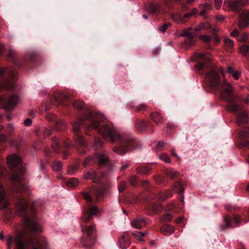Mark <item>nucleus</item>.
<instances>
[{
  "mask_svg": "<svg viewBox=\"0 0 249 249\" xmlns=\"http://www.w3.org/2000/svg\"><path fill=\"white\" fill-rule=\"evenodd\" d=\"M24 228L22 230H17L14 234H9L6 237L7 249H49L47 245H43L41 240L37 237L31 238L27 236L26 229L31 232H40V226L36 222L32 221L27 215H24Z\"/></svg>",
  "mask_w": 249,
  "mask_h": 249,
  "instance_id": "f257e3e1",
  "label": "nucleus"
},
{
  "mask_svg": "<svg viewBox=\"0 0 249 249\" xmlns=\"http://www.w3.org/2000/svg\"><path fill=\"white\" fill-rule=\"evenodd\" d=\"M105 120L101 113L90 111L84 114L83 119L73 124V131L77 133L80 130L81 124L85 126L87 130H96L105 138H109L112 142L118 140L120 136L111 124H103Z\"/></svg>",
  "mask_w": 249,
  "mask_h": 249,
  "instance_id": "f03ea898",
  "label": "nucleus"
},
{
  "mask_svg": "<svg viewBox=\"0 0 249 249\" xmlns=\"http://www.w3.org/2000/svg\"><path fill=\"white\" fill-rule=\"evenodd\" d=\"M7 164L12 172L11 180L13 181H19L21 179V175L25 171L20 157L16 154L8 156Z\"/></svg>",
  "mask_w": 249,
  "mask_h": 249,
  "instance_id": "7ed1b4c3",
  "label": "nucleus"
},
{
  "mask_svg": "<svg viewBox=\"0 0 249 249\" xmlns=\"http://www.w3.org/2000/svg\"><path fill=\"white\" fill-rule=\"evenodd\" d=\"M221 97L227 101H232L233 96V89L232 86L226 80L220 87L219 91Z\"/></svg>",
  "mask_w": 249,
  "mask_h": 249,
  "instance_id": "20e7f679",
  "label": "nucleus"
},
{
  "mask_svg": "<svg viewBox=\"0 0 249 249\" xmlns=\"http://www.w3.org/2000/svg\"><path fill=\"white\" fill-rule=\"evenodd\" d=\"M108 158L107 155L103 154H96L92 157H90L87 158L84 161L85 166L88 165L95 161H97L100 164H103L107 163L108 161Z\"/></svg>",
  "mask_w": 249,
  "mask_h": 249,
  "instance_id": "39448f33",
  "label": "nucleus"
},
{
  "mask_svg": "<svg viewBox=\"0 0 249 249\" xmlns=\"http://www.w3.org/2000/svg\"><path fill=\"white\" fill-rule=\"evenodd\" d=\"M219 76L215 71L208 73L205 78L206 84L213 88L217 89L219 82Z\"/></svg>",
  "mask_w": 249,
  "mask_h": 249,
  "instance_id": "423d86ee",
  "label": "nucleus"
},
{
  "mask_svg": "<svg viewBox=\"0 0 249 249\" xmlns=\"http://www.w3.org/2000/svg\"><path fill=\"white\" fill-rule=\"evenodd\" d=\"M242 3L241 0H231V1H225L223 8L225 10H231L234 12L238 11L239 4Z\"/></svg>",
  "mask_w": 249,
  "mask_h": 249,
  "instance_id": "0eeeda50",
  "label": "nucleus"
},
{
  "mask_svg": "<svg viewBox=\"0 0 249 249\" xmlns=\"http://www.w3.org/2000/svg\"><path fill=\"white\" fill-rule=\"evenodd\" d=\"M238 26L240 29L249 26V11H245L241 14L239 18Z\"/></svg>",
  "mask_w": 249,
  "mask_h": 249,
  "instance_id": "6e6552de",
  "label": "nucleus"
},
{
  "mask_svg": "<svg viewBox=\"0 0 249 249\" xmlns=\"http://www.w3.org/2000/svg\"><path fill=\"white\" fill-rule=\"evenodd\" d=\"M15 75V73L11 72L9 74V79L5 81L4 84H2L1 82H0V89L2 90L6 89H10L13 88L15 86L14 80Z\"/></svg>",
  "mask_w": 249,
  "mask_h": 249,
  "instance_id": "1a4fd4ad",
  "label": "nucleus"
},
{
  "mask_svg": "<svg viewBox=\"0 0 249 249\" xmlns=\"http://www.w3.org/2000/svg\"><path fill=\"white\" fill-rule=\"evenodd\" d=\"M229 102V104L227 108L228 110L230 111H231L234 113H236L239 111H242L243 110V107L237 104L234 100V98H232V101H228Z\"/></svg>",
  "mask_w": 249,
  "mask_h": 249,
  "instance_id": "9d476101",
  "label": "nucleus"
},
{
  "mask_svg": "<svg viewBox=\"0 0 249 249\" xmlns=\"http://www.w3.org/2000/svg\"><path fill=\"white\" fill-rule=\"evenodd\" d=\"M8 204L9 202L5 198L3 186L0 185V209H4Z\"/></svg>",
  "mask_w": 249,
  "mask_h": 249,
  "instance_id": "9b49d317",
  "label": "nucleus"
},
{
  "mask_svg": "<svg viewBox=\"0 0 249 249\" xmlns=\"http://www.w3.org/2000/svg\"><path fill=\"white\" fill-rule=\"evenodd\" d=\"M99 213V210L95 206H90L88 211L86 213V217L84 218V221H88L90 220L93 215H97Z\"/></svg>",
  "mask_w": 249,
  "mask_h": 249,
  "instance_id": "f8f14e48",
  "label": "nucleus"
},
{
  "mask_svg": "<svg viewBox=\"0 0 249 249\" xmlns=\"http://www.w3.org/2000/svg\"><path fill=\"white\" fill-rule=\"evenodd\" d=\"M18 102V97L15 95H13L8 99L4 108L6 110H10L15 107Z\"/></svg>",
  "mask_w": 249,
  "mask_h": 249,
  "instance_id": "ddd939ff",
  "label": "nucleus"
},
{
  "mask_svg": "<svg viewBox=\"0 0 249 249\" xmlns=\"http://www.w3.org/2000/svg\"><path fill=\"white\" fill-rule=\"evenodd\" d=\"M131 224L133 228L140 229L145 225L146 222L143 217L139 216L131 221Z\"/></svg>",
  "mask_w": 249,
  "mask_h": 249,
  "instance_id": "4468645a",
  "label": "nucleus"
},
{
  "mask_svg": "<svg viewBox=\"0 0 249 249\" xmlns=\"http://www.w3.org/2000/svg\"><path fill=\"white\" fill-rule=\"evenodd\" d=\"M181 36L187 37L188 39L194 40L196 38V34L193 31L192 27H189L187 29L183 30Z\"/></svg>",
  "mask_w": 249,
  "mask_h": 249,
  "instance_id": "2eb2a0df",
  "label": "nucleus"
},
{
  "mask_svg": "<svg viewBox=\"0 0 249 249\" xmlns=\"http://www.w3.org/2000/svg\"><path fill=\"white\" fill-rule=\"evenodd\" d=\"M248 121V116L244 110L239 113L237 117L236 123L238 124L246 123Z\"/></svg>",
  "mask_w": 249,
  "mask_h": 249,
  "instance_id": "dca6fc26",
  "label": "nucleus"
},
{
  "mask_svg": "<svg viewBox=\"0 0 249 249\" xmlns=\"http://www.w3.org/2000/svg\"><path fill=\"white\" fill-rule=\"evenodd\" d=\"M226 72L232 75L235 80L238 79L241 75V72L238 71H235L231 66L227 67Z\"/></svg>",
  "mask_w": 249,
  "mask_h": 249,
  "instance_id": "f3484780",
  "label": "nucleus"
},
{
  "mask_svg": "<svg viewBox=\"0 0 249 249\" xmlns=\"http://www.w3.org/2000/svg\"><path fill=\"white\" fill-rule=\"evenodd\" d=\"M95 232V227L94 224H92L87 228L86 233L89 240H92L93 242L94 238V233Z\"/></svg>",
  "mask_w": 249,
  "mask_h": 249,
  "instance_id": "a211bd4d",
  "label": "nucleus"
},
{
  "mask_svg": "<svg viewBox=\"0 0 249 249\" xmlns=\"http://www.w3.org/2000/svg\"><path fill=\"white\" fill-rule=\"evenodd\" d=\"M160 231L164 235H169L174 232L175 229L171 225H164L161 228Z\"/></svg>",
  "mask_w": 249,
  "mask_h": 249,
  "instance_id": "6ab92c4d",
  "label": "nucleus"
},
{
  "mask_svg": "<svg viewBox=\"0 0 249 249\" xmlns=\"http://www.w3.org/2000/svg\"><path fill=\"white\" fill-rule=\"evenodd\" d=\"M192 15L191 13H187L184 14L183 16H181V15H177V16H174L173 18V19L177 21L178 23H185V21H184V19L185 18H189L191 17Z\"/></svg>",
  "mask_w": 249,
  "mask_h": 249,
  "instance_id": "aec40b11",
  "label": "nucleus"
},
{
  "mask_svg": "<svg viewBox=\"0 0 249 249\" xmlns=\"http://www.w3.org/2000/svg\"><path fill=\"white\" fill-rule=\"evenodd\" d=\"M83 178L86 179H92L96 176V173L93 169L85 171L83 174Z\"/></svg>",
  "mask_w": 249,
  "mask_h": 249,
  "instance_id": "412c9836",
  "label": "nucleus"
},
{
  "mask_svg": "<svg viewBox=\"0 0 249 249\" xmlns=\"http://www.w3.org/2000/svg\"><path fill=\"white\" fill-rule=\"evenodd\" d=\"M28 205V202L25 199L19 200L17 204V208L18 211L22 213L25 211Z\"/></svg>",
  "mask_w": 249,
  "mask_h": 249,
  "instance_id": "4be33fe9",
  "label": "nucleus"
},
{
  "mask_svg": "<svg viewBox=\"0 0 249 249\" xmlns=\"http://www.w3.org/2000/svg\"><path fill=\"white\" fill-rule=\"evenodd\" d=\"M127 240L128 238L124 235L119 238L120 248L121 249H126L129 247V244Z\"/></svg>",
  "mask_w": 249,
  "mask_h": 249,
  "instance_id": "5701e85b",
  "label": "nucleus"
},
{
  "mask_svg": "<svg viewBox=\"0 0 249 249\" xmlns=\"http://www.w3.org/2000/svg\"><path fill=\"white\" fill-rule=\"evenodd\" d=\"M151 117L153 121L156 124L162 123V117L161 114L158 112H154L151 114Z\"/></svg>",
  "mask_w": 249,
  "mask_h": 249,
  "instance_id": "b1692460",
  "label": "nucleus"
},
{
  "mask_svg": "<svg viewBox=\"0 0 249 249\" xmlns=\"http://www.w3.org/2000/svg\"><path fill=\"white\" fill-rule=\"evenodd\" d=\"M210 27V25L208 22H201L199 23L194 29L196 32H198L202 30H206Z\"/></svg>",
  "mask_w": 249,
  "mask_h": 249,
  "instance_id": "393cba45",
  "label": "nucleus"
},
{
  "mask_svg": "<svg viewBox=\"0 0 249 249\" xmlns=\"http://www.w3.org/2000/svg\"><path fill=\"white\" fill-rule=\"evenodd\" d=\"M128 146V144H126V145L123 146L122 147H116L114 149V150L115 152L118 153L121 155H124L126 152L127 151V149L126 148V146Z\"/></svg>",
  "mask_w": 249,
  "mask_h": 249,
  "instance_id": "a878e982",
  "label": "nucleus"
},
{
  "mask_svg": "<svg viewBox=\"0 0 249 249\" xmlns=\"http://www.w3.org/2000/svg\"><path fill=\"white\" fill-rule=\"evenodd\" d=\"M66 183L68 187H75L78 185L79 181L76 178H71L68 179Z\"/></svg>",
  "mask_w": 249,
  "mask_h": 249,
  "instance_id": "bb28decb",
  "label": "nucleus"
},
{
  "mask_svg": "<svg viewBox=\"0 0 249 249\" xmlns=\"http://www.w3.org/2000/svg\"><path fill=\"white\" fill-rule=\"evenodd\" d=\"M52 167L53 171L58 172L61 170L62 164L59 161H55L52 163Z\"/></svg>",
  "mask_w": 249,
  "mask_h": 249,
  "instance_id": "cd10ccee",
  "label": "nucleus"
},
{
  "mask_svg": "<svg viewBox=\"0 0 249 249\" xmlns=\"http://www.w3.org/2000/svg\"><path fill=\"white\" fill-rule=\"evenodd\" d=\"M55 127L57 130L62 129L65 127V124L64 121L62 120H56Z\"/></svg>",
  "mask_w": 249,
  "mask_h": 249,
  "instance_id": "c85d7f7f",
  "label": "nucleus"
},
{
  "mask_svg": "<svg viewBox=\"0 0 249 249\" xmlns=\"http://www.w3.org/2000/svg\"><path fill=\"white\" fill-rule=\"evenodd\" d=\"M174 188L176 191L181 194H182L183 192V188L182 185L179 182L176 183L174 185Z\"/></svg>",
  "mask_w": 249,
  "mask_h": 249,
  "instance_id": "c756f323",
  "label": "nucleus"
},
{
  "mask_svg": "<svg viewBox=\"0 0 249 249\" xmlns=\"http://www.w3.org/2000/svg\"><path fill=\"white\" fill-rule=\"evenodd\" d=\"M240 50L241 53L244 55L249 54V45L244 44L240 47Z\"/></svg>",
  "mask_w": 249,
  "mask_h": 249,
  "instance_id": "7c9ffc66",
  "label": "nucleus"
},
{
  "mask_svg": "<svg viewBox=\"0 0 249 249\" xmlns=\"http://www.w3.org/2000/svg\"><path fill=\"white\" fill-rule=\"evenodd\" d=\"M85 104L83 102L78 101L73 103V107L77 109H82L84 108Z\"/></svg>",
  "mask_w": 249,
  "mask_h": 249,
  "instance_id": "2f4dec72",
  "label": "nucleus"
},
{
  "mask_svg": "<svg viewBox=\"0 0 249 249\" xmlns=\"http://www.w3.org/2000/svg\"><path fill=\"white\" fill-rule=\"evenodd\" d=\"M172 216L169 213H166L162 216L161 221L163 222L169 221L171 220Z\"/></svg>",
  "mask_w": 249,
  "mask_h": 249,
  "instance_id": "473e14b6",
  "label": "nucleus"
},
{
  "mask_svg": "<svg viewBox=\"0 0 249 249\" xmlns=\"http://www.w3.org/2000/svg\"><path fill=\"white\" fill-rule=\"evenodd\" d=\"M136 127L140 131H142L145 129L146 127V124L143 121L138 123L136 124Z\"/></svg>",
  "mask_w": 249,
  "mask_h": 249,
  "instance_id": "72a5a7b5",
  "label": "nucleus"
},
{
  "mask_svg": "<svg viewBox=\"0 0 249 249\" xmlns=\"http://www.w3.org/2000/svg\"><path fill=\"white\" fill-rule=\"evenodd\" d=\"M171 25L169 23H165L162 26H158V30L161 32L164 33L167 29Z\"/></svg>",
  "mask_w": 249,
  "mask_h": 249,
  "instance_id": "f704fd0d",
  "label": "nucleus"
},
{
  "mask_svg": "<svg viewBox=\"0 0 249 249\" xmlns=\"http://www.w3.org/2000/svg\"><path fill=\"white\" fill-rule=\"evenodd\" d=\"M59 141L57 139L54 138L53 141L52 148L55 152L58 151Z\"/></svg>",
  "mask_w": 249,
  "mask_h": 249,
  "instance_id": "c9c22d12",
  "label": "nucleus"
},
{
  "mask_svg": "<svg viewBox=\"0 0 249 249\" xmlns=\"http://www.w3.org/2000/svg\"><path fill=\"white\" fill-rule=\"evenodd\" d=\"M167 174L170 178H173L177 176V172L175 170L170 169L167 170Z\"/></svg>",
  "mask_w": 249,
  "mask_h": 249,
  "instance_id": "e433bc0d",
  "label": "nucleus"
},
{
  "mask_svg": "<svg viewBox=\"0 0 249 249\" xmlns=\"http://www.w3.org/2000/svg\"><path fill=\"white\" fill-rule=\"evenodd\" d=\"M248 39V35L247 33L242 34L240 36L238 37V40L239 42H245Z\"/></svg>",
  "mask_w": 249,
  "mask_h": 249,
  "instance_id": "4c0bfd02",
  "label": "nucleus"
},
{
  "mask_svg": "<svg viewBox=\"0 0 249 249\" xmlns=\"http://www.w3.org/2000/svg\"><path fill=\"white\" fill-rule=\"evenodd\" d=\"M76 142L81 145H84L85 144V141L84 138L79 135L77 136L75 140Z\"/></svg>",
  "mask_w": 249,
  "mask_h": 249,
  "instance_id": "58836bf2",
  "label": "nucleus"
},
{
  "mask_svg": "<svg viewBox=\"0 0 249 249\" xmlns=\"http://www.w3.org/2000/svg\"><path fill=\"white\" fill-rule=\"evenodd\" d=\"M224 42L225 45L228 47L231 48L233 46V41L229 38H225Z\"/></svg>",
  "mask_w": 249,
  "mask_h": 249,
  "instance_id": "ea45409f",
  "label": "nucleus"
},
{
  "mask_svg": "<svg viewBox=\"0 0 249 249\" xmlns=\"http://www.w3.org/2000/svg\"><path fill=\"white\" fill-rule=\"evenodd\" d=\"M83 197L89 202L92 203L93 202V199L89 196V195L87 192H83L82 193Z\"/></svg>",
  "mask_w": 249,
  "mask_h": 249,
  "instance_id": "a19ab883",
  "label": "nucleus"
},
{
  "mask_svg": "<svg viewBox=\"0 0 249 249\" xmlns=\"http://www.w3.org/2000/svg\"><path fill=\"white\" fill-rule=\"evenodd\" d=\"M104 143V142L98 138H95L94 139V146L98 148V146H102Z\"/></svg>",
  "mask_w": 249,
  "mask_h": 249,
  "instance_id": "79ce46f5",
  "label": "nucleus"
},
{
  "mask_svg": "<svg viewBox=\"0 0 249 249\" xmlns=\"http://www.w3.org/2000/svg\"><path fill=\"white\" fill-rule=\"evenodd\" d=\"M160 159L165 161L166 163H169L170 162V159L167 155L163 154L160 157Z\"/></svg>",
  "mask_w": 249,
  "mask_h": 249,
  "instance_id": "37998d69",
  "label": "nucleus"
},
{
  "mask_svg": "<svg viewBox=\"0 0 249 249\" xmlns=\"http://www.w3.org/2000/svg\"><path fill=\"white\" fill-rule=\"evenodd\" d=\"M47 118L49 121H56L57 120L56 116L53 113H49L47 116Z\"/></svg>",
  "mask_w": 249,
  "mask_h": 249,
  "instance_id": "c03bdc74",
  "label": "nucleus"
},
{
  "mask_svg": "<svg viewBox=\"0 0 249 249\" xmlns=\"http://www.w3.org/2000/svg\"><path fill=\"white\" fill-rule=\"evenodd\" d=\"M78 169V166L77 165H74L73 167H70L68 170V173L69 174L72 175Z\"/></svg>",
  "mask_w": 249,
  "mask_h": 249,
  "instance_id": "a18cd8bd",
  "label": "nucleus"
},
{
  "mask_svg": "<svg viewBox=\"0 0 249 249\" xmlns=\"http://www.w3.org/2000/svg\"><path fill=\"white\" fill-rule=\"evenodd\" d=\"M3 129L6 133H10L14 129V128L12 125L8 124L6 127H4Z\"/></svg>",
  "mask_w": 249,
  "mask_h": 249,
  "instance_id": "49530a36",
  "label": "nucleus"
},
{
  "mask_svg": "<svg viewBox=\"0 0 249 249\" xmlns=\"http://www.w3.org/2000/svg\"><path fill=\"white\" fill-rule=\"evenodd\" d=\"M52 129H51L50 128H45L43 131L44 137H46L49 136L50 135H51L52 133Z\"/></svg>",
  "mask_w": 249,
  "mask_h": 249,
  "instance_id": "de8ad7c7",
  "label": "nucleus"
},
{
  "mask_svg": "<svg viewBox=\"0 0 249 249\" xmlns=\"http://www.w3.org/2000/svg\"><path fill=\"white\" fill-rule=\"evenodd\" d=\"M165 144V143L163 142H159L156 145V148L157 150H161L163 148V147H164Z\"/></svg>",
  "mask_w": 249,
  "mask_h": 249,
  "instance_id": "09e8293b",
  "label": "nucleus"
},
{
  "mask_svg": "<svg viewBox=\"0 0 249 249\" xmlns=\"http://www.w3.org/2000/svg\"><path fill=\"white\" fill-rule=\"evenodd\" d=\"M199 38L205 42H209L211 40V37L209 36L206 35H201L199 36Z\"/></svg>",
  "mask_w": 249,
  "mask_h": 249,
  "instance_id": "8fccbe9b",
  "label": "nucleus"
},
{
  "mask_svg": "<svg viewBox=\"0 0 249 249\" xmlns=\"http://www.w3.org/2000/svg\"><path fill=\"white\" fill-rule=\"evenodd\" d=\"M222 2L221 0H214V6L216 9H219L222 5Z\"/></svg>",
  "mask_w": 249,
  "mask_h": 249,
  "instance_id": "3c124183",
  "label": "nucleus"
},
{
  "mask_svg": "<svg viewBox=\"0 0 249 249\" xmlns=\"http://www.w3.org/2000/svg\"><path fill=\"white\" fill-rule=\"evenodd\" d=\"M126 183L124 182L120 183L119 186V192H123L124 191L125 188H126Z\"/></svg>",
  "mask_w": 249,
  "mask_h": 249,
  "instance_id": "603ef678",
  "label": "nucleus"
},
{
  "mask_svg": "<svg viewBox=\"0 0 249 249\" xmlns=\"http://www.w3.org/2000/svg\"><path fill=\"white\" fill-rule=\"evenodd\" d=\"M249 135V128H245L241 132V136L243 137H246Z\"/></svg>",
  "mask_w": 249,
  "mask_h": 249,
  "instance_id": "864d4df0",
  "label": "nucleus"
},
{
  "mask_svg": "<svg viewBox=\"0 0 249 249\" xmlns=\"http://www.w3.org/2000/svg\"><path fill=\"white\" fill-rule=\"evenodd\" d=\"M163 179L164 178L161 176H158L155 178L156 181L159 184H163Z\"/></svg>",
  "mask_w": 249,
  "mask_h": 249,
  "instance_id": "5fc2aeb1",
  "label": "nucleus"
},
{
  "mask_svg": "<svg viewBox=\"0 0 249 249\" xmlns=\"http://www.w3.org/2000/svg\"><path fill=\"white\" fill-rule=\"evenodd\" d=\"M224 221L226 223V226L227 228H230L231 227V225H230V223H231V220L229 219L228 217H224Z\"/></svg>",
  "mask_w": 249,
  "mask_h": 249,
  "instance_id": "6e6d98bb",
  "label": "nucleus"
},
{
  "mask_svg": "<svg viewBox=\"0 0 249 249\" xmlns=\"http://www.w3.org/2000/svg\"><path fill=\"white\" fill-rule=\"evenodd\" d=\"M32 121L31 119L27 118L24 121V124L25 126H29L32 124Z\"/></svg>",
  "mask_w": 249,
  "mask_h": 249,
  "instance_id": "4d7b16f0",
  "label": "nucleus"
},
{
  "mask_svg": "<svg viewBox=\"0 0 249 249\" xmlns=\"http://www.w3.org/2000/svg\"><path fill=\"white\" fill-rule=\"evenodd\" d=\"M136 180H137L136 177H135V176H132V177H131L130 178V179H129V181H130V183L132 185H134L136 183Z\"/></svg>",
  "mask_w": 249,
  "mask_h": 249,
  "instance_id": "13d9d810",
  "label": "nucleus"
},
{
  "mask_svg": "<svg viewBox=\"0 0 249 249\" xmlns=\"http://www.w3.org/2000/svg\"><path fill=\"white\" fill-rule=\"evenodd\" d=\"M239 219H240V218L238 217V216H237V215H234L233 218V220L235 222V223L237 225H238L240 224V221Z\"/></svg>",
  "mask_w": 249,
  "mask_h": 249,
  "instance_id": "bf43d9fd",
  "label": "nucleus"
},
{
  "mask_svg": "<svg viewBox=\"0 0 249 249\" xmlns=\"http://www.w3.org/2000/svg\"><path fill=\"white\" fill-rule=\"evenodd\" d=\"M142 232H140V231H137L133 232V235H134L136 237H137L140 238H141L142 237Z\"/></svg>",
  "mask_w": 249,
  "mask_h": 249,
  "instance_id": "052dcab7",
  "label": "nucleus"
},
{
  "mask_svg": "<svg viewBox=\"0 0 249 249\" xmlns=\"http://www.w3.org/2000/svg\"><path fill=\"white\" fill-rule=\"evenodd\" d=\"M171 195V192L168 191L166 193V195L164 196H161L162 199H165L168 197H170Z\"/></svg>",
  "mask_w": 249,
  "mask_h": 249,
  "instance_id": "680f3d73",
  "label": "nucleus"
},
{
  "mask_svg": "<svg viewBox=\"0 0 249 249\" xmlns=\"http://www.w3.org/2000/svg\"><path fill=\"white\" fill-rule=\"evenodd\" d=\"M238 31L237 30H234L233 31H232L231 33V36H236L238 35Z\"/></svg>",
  "mask_w": 249,
  "mask_h": 249,
  "instance_id": "e2e57ef3",
  "label": "nucleus"
},
{
  "mask_svg": "<svg viewBox=\"0 0 249 249\" xmlns=\"http://www.w3.org/2000/svg\"><path fill=\"white\" fill-rule=\"evenodd\" d=\"M5 140H6V137L4 134L0 135V142L5 141Z\"/></svg>",
  "mask_w": 249,
  "mask_h": 249,
  "instance_id": "0e129e2a",
  "label": "nucleus"
},
{
  "mask_svg": "<svg viewBox=\"0 0 249 249\" xmlns=\"http://www.w3.org/2000/svg\"><path fill=\"white\" fill-rule=\"evenodd\" d=\"M58 97L56 96V95H55L53 99H52V101L53 102H58Z\"/></svg>",
  "mask_w": 249,
  "mask_h": 249,
  "instance_id": "69168bd1",
  "label": "nucleus"
},
{
  "mask_svg": "<svg viewBox=\"0 0 249 249\" xmlns=\"http://www.w3.org/2000/svg\"><path fill=\"white\" fill-rule=\"evenodd\" d=\"M197 12L196 9L194 8L192 9V11L190 12L192 16L196 15Z\"/></svg>",
  "mask_w": 249,
  "mask_h": 249,
  "instance_id": "338daca9",
  "label": "nucleus"
},
{
  "mask_svg": "<svg viewBox=\"0 0 249 249\" xmlns=\"http://www.w3.org/2000/svg\"><path fill=\"white\" fill-rule=\"evenodd\" d=\"M204 66H205V64L203 63L197 66L198 67L197 69L198 70L202 69L204 67Z\"/></svg>",
  "mask_w": 249,
  "mask_h": 249,
  "instance_id": "774afa93",
  "label": "nucleus"
}]
</instances>
